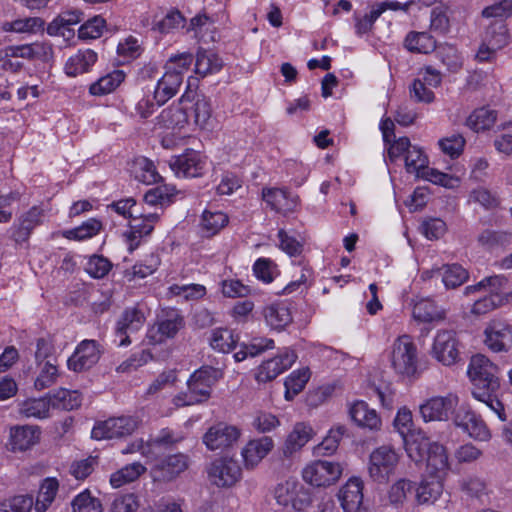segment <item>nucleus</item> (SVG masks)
I'll list each match as a JSON object with an SVG mask.
<instances>
[{
    "label": "nucleus",
    "instance_id": "f257e3e1",
    "mask_svg": "<svg viewBox=\"0 0 512 512\" xmlns=\"http://www.w3.org/2000/svg\"><path fill=\"white\" fill-rule=\"evenodd\" d=\"M466 374L471 383L472 396L486 404L500 420L505 421L504 405L497 399V392L501 387L498 366L485 355L475 354L470 358Z\"/></svg>",
    "mask_w": 512,
    "mask_h": 512
},
{
    "label": "nucleus",
    "instance_id": "f03ea898",
    "mask_svg": "<svg viewBox=\"0 0 512 512\" xmlns=\"http://www.w3.org/2000/svg\"><path fill=\"white\" fill-rule=\"evenodd\" d=\"M406 452L415 462L424 460L426 454V470L430 477L444 478L450 470L449 457L446 448L437 442H429L425 437L406 440Z\"/></svg>",
    "mask_w": 512,
    "mask_h": 512
},
{
    "label": "nucleus",
    "instance_id": "7ed1b4c3",
    "mask_svg": "<svg viewBox=\"0 0 512 512\" xmlns=\"http://www.w3.org/2000/svg\"><path fill=\"white\" fill-rule=\"evenodd\" d=\"M192 62L193 55L189 52L172 55L166 61L164 74L157 81L154 90V99L158 105L165 104L177 94Z\"/></svg>",
    "mask_w": 512,
    "mask_h": 512
},
{
    "label": "nucleus",
    "instance_id": "20e7f679",
    "mask_svg": "<svg viewBox=\"0 0 512 512\" xmlns=\"http://www.w3.org/2000/svg\"><path fill=\"white\" fill-rule=\"evenodd\" d=\"M223 376L222 370L211 366H202L188 379V391L175 398V405L190 406L207 401L213 385Z\"/></svg>",
    "mask_w": 512,
    "mask_h": 512
},
{
    "label": "nucleus",
    "instance_id": "39448f33",
    "mask_svg": "<svg viewBox=\"0 0 512 512\" xmlns=\"http://www.w3.org/2000/svg\"><path fill=\"white\" fill-rule=\"evenodd\" d=\"M393 370L400 376L412 377L417 371V347L408 335L397 337L388 350Z\"/></svg>",
    "mask_w": 512,
    "mask_h": 512
},
{
    "label": "nucleus",
    "instance_id": "423d86ee",
    "mask_svg": "<svg viewBox=\"0 0 512 512\" xmlns=\"http://www.w3.org/2000/svg\"><path fill=\"white\" fill-rule=\"evenodd\" d=\"M273 496L278 505L293 511H304L312 504L311 492L295 478L277 483Z\"/></svg>",
    "mask_w": 512,
    "mask_h": 512
},
{
    "label": "nucleus",
    "instance_id": "0eeeda50",
    "mask_svg": "<svg viewBox=\"0 0 512 512\" xmlns=\"http://www.w3.org/2000/svg\"><path fill=\"white\" fill-rule=\"evenodd\" d=\"M399 460V454L389 445L374 449L369 456V476L376 482H387L395 473Z\"/></svg>",
    "mask_w": 512,
    "mask_h": 512
},
{
    "label": "nucleus",
    "instance_id": "6e6552de",
    "mask_svg": "<svg viewBox=\"0 0 512 512\" xmlns=\"http://www.w3.org/2000/svg\"><path fill=\"white\" fill-rule=\"evenodd\" d=\"M339 463L316 460L306 465L302 471L303 480L315 487H328L335 484L342 475Z\"/></svg>",
    "mask_w": 512,
    "mask_h": 512
},
{
    "label": "nucleus",
    "instance_id": "1a4fd4ad",
    "mask_svg": "<svg viewBox=\"0 0 512 512\" xmlns=\"http://www.w3.org/2000/svg\"><path fill=\"white\" fill-rule=\"evenodd\" d=\"M139 426L134 416L112 417L94 425L91 436L96 440L122 438L131 435Z\"/></svg>",
    "mask_w": 512,
    "mask_h": 512
},
{
    "label": "nucleus",
    "instance_id": "9d476101",
    "mask_svg": "<svg viewBox=\"0 0 512 512\" xmlns=\"http://www.w3.org/2000/svg\"><path fill=\"white\" fill-rule=\"evenodd\" d=\"M460 346L455 331L439 330L434 337L431 353L444 366H452L460 360Z\"/></svg>",
    "mask_w": 512,
    "mask_h": 512
},
{
    "label": "nucleus",
    "instance_id": "9b49d317",
    "mask_svg": "<svg viewBox=\"0 0 512 512\" xmlns=\"http://www.w3.org/2000/svg\"><path fill=\"white\" fill-rule=\"evenodd\" d=\"M209 481L217 487H231L241 478V467L232 458L215 459L207 468Z\"/></svg>",
    "mask_w": 512,
    "mask_h": 512
},
{
    "label": "nucleus",
    "instance_id": "f8f14e48",
    "mask_svg": "<svg viewBox=\"0 0 512 512\" xmlns=\"http://www.w3.org/2000/svg\"><path fill=\"white\" fill-rule=\"evenodd\" d=\"M458 404L454 394L436 396L426 400L419 406V412L425 422L447 421Z\"/></svg>",
    "mask_w": 512,
    "mask_h": 512
},
{
    "label": "nucleus",
    "instance_id": "ddd939ff",
    "mask_svg": "<svg viewBox=\"0 0 512 512\" xmlns=\"http://www.w3.org/2000/svg\"><path fill=\"white\" fill-rule=\"evenodd\" d=\"M169 167L177 177L195 178L203 175L206 161L199 153L191 150L171 157Z\"/></svg>",
    "mask_w": 512,
    "mask_h": 512
},
{
    "label": "nucleus",
    "instance_id": "4468645a",
    "mask_svg": "<svg viewBox=\"0 0 512 512\" xmlns=\"http://www.w3.org/2000/svg\"><path fill=\"white\" fill-rule=\"evenodd\" d=\"M189 467V457L178 453L169 455L159 460L151 468V474L155 481L169 482L176 479Z\"/></svg>",
    "mask_w": 512,
    "mask_h": 512
},
{
    "label": "nucleus",
    "instance_id": "2eb2a0df",
    "mask_svg": "<svg viewBox=\"0 0 512 512\" xmlns=\"http://www.w3.org/2000/svg\"><path fill=\"white\" fill-rule=\"evenodd\" d=\"M509 42V31L505 23L501 21L491 22L484 36V42L480 46L476 57L479 61H487L490 55L506 46Z\"/></svg>",
    "mask_w": 512,
    "mask_h": 512
},
{
    "label": "nucleus",
    "instance_id": "dca6fc26",
    "mask_svg": "<svg viewBox=\"0 0 512 512\" xmlns=\"http://www.w3.org/2000/svg\"><path fill=\"white\" fill-rule=\"evenodd\" d=\"M189 101L190 94L186 91L177 103H173L162 110L157 117L158 124L172 130H181L186 127L189 123L187 114Z\"/></svg>",
    "mask_w": 512,
    "mask_h": 512
},
{
    "label": "nucleus",
    "instance_id": "f3484780",
    "mask_svg": "<svg viewBox=\"0 0 512 512\" xmlns=\"http://www.w3.org/2000/svg\"><path fill=\"white\" fill-rule=\"evenodd\" d=\"M240 435L237 427L221 422L207 430L203 435V443L211 451L225 449L237 442Z\"/></svg>",
    "mask_w": 512,
    "mask_h": 512
},
{
    "label": "nucleus",
    "instance_id": "a211bd4d",
    "mask_svg": "<svg viewBox=\"0 0 512 512\" xmlns=\"http://www.w3.org/2000/svg\"><path fill=\"white\" fill-rule=\"evenodd\" d=\"M101 350L95 340H83L67 361L68 368L75 372L90 369L100 359Z\"/></svg>",
    "mask_w": 512,
    "mask_h": 512
},
{
    "label": "nucleus",
    "instance_id": "6ab92c4d",
    "mask_svg": "<svg viewBox=\"0 0 512 512\" xmlns=\"http://www.w3.org/2000/svg\"><path fill=\"white\" fill-rule=\"evenodd\" d=\"M159 217V214L156 212L144 215L136 213L132 217L130 230L124 234L130 252L139 246L140 240L143 237L148 236L153 231Z\"/></svg>",
    "mask_w": 512,
    "mask_h": 512
},
{
    "label": "nucleus",
    "instance_id": "aec40b11",
    "mask_svg": "<svg viewBox=\"0 0 512 512\" xmlns=\"http://www.w3.org/2000/svg\"><path fill=\"white\" fill-rule=\"evenodd\" d=\"M478 291H486L493 298L498 296L497 298L502 300L501 305L504 306L509 303L511 296L509 278L503 275L486 277L475 285L467 286L464 293L470 295Z\"/></svg>",
    "mask_w": 512,
    "mask_h": 512
},
{
    "label": "nucleus",
    "instance_id": "412c9836",
    "mask_svg": "<svg viewBox=\"0 0 512 512\" xmlns=\"http://www.w3.org/2000/svg\"><path fill=\"white\" fill-rule=\"evenodd\" d=\"M145 319L144 312L138 306L125 309L116 325V336L119 338L118 345H129L131 343L129 335L140 330Z\"/></svg>",
    "mask_w": 512,
    "mask_h": 512
},
{
    "label": "nucleus",
    "instance_id": "4be33fe9",
    "mask_svg": "<svg viewBox=\"0 0 512 512\" xmlns=\"http://www.w3.org/2000/svg\"><path fill=\"white\" fill-rule=\"evenodd\" d=\"M297 355L293 350L286 349L281 354L263 362L257 369L256 380L258 382H269L278 375L289 369L296 361Z\"/></svg>",
    "mask_w": 512,
    "mask_h": 512
},
{
    "label": "nucleus",
    "instance_id": "5701e85b",
    "mask_svg": "<svg viewBox=\"0 0 512 512\" xmlns=\"http://www.w3.org/2000/svg\"><path fill=\"white\" fill-rule=\"evenodd\" d=\"M273 448L274 441L269 436L249 440L241 450L244 467L249 470L256 468Z\"/></svg>",
    "mask_w": 512,
    "mask_h": 512
},
{
    "label": "nucleus",
    "instance_id": "b1692460",
    "mask_svg": "<svg viewBox=\"0 0 512 512\" xmlns=\"http://www.w3.org/2000/svg\"><path fill=\"white\" fill-rule=\"evenodd\" d=\"M454 423L476 440L488 441L491 438V433L486 423L467 408L462 407L457 411Z\"/></svg>",
    "mask_w": 512,
    "mask_h": 512
},
{
    "label": "nucleus",
    "instance_id": "393cba45",
    "mask_svg": "<svg viewBox=\"0 0 512 512\" xmlns=\"http://www.w3.org/2000/svg\"><path fill=\"white\" fill-rule=\"evenodd\" d=\"M338 499L344 512H365L363 504V482L350 478L339 490Z\"/></svg>",
    "mask_w": 512,
    "mask_h": 512
},
{
    "label": "nucleus",
    "instance_id": "a878e982",
    "mask_svg": "<svg viewBox=\"0 0 512 512\" xmlns=\"http://www.w3.org/2000/svg\"><path fill=\"white\" fill-rule=\"evenodd\" d=\"M315 435L310 424L297 422L288 433L282 451L285 457H291L299 452Z\"/></svg>",
    "mask_w": 512,
    "mask_h": 512
},
{
    "label": "nucleus",
    "instance_id": "bb28decb",
    "mask_svg": "<svg viewBox=\"0 0 512 512\" xmlns=\"http://www.w3.org/2000/svg\"><path fill=\"white\" fill-rule=\"evenodd\" d=\"M262 195L264 201L271 207V209L282 214L293 212L298 205V197L284 189H263Z\"/></svg>",
    "mask_w": 512,
    "mask_h": 512
},
{
    "label": "nucleus",
    "instance_id": "cd10ccee",
    "mask_svg": "<svg viewBox=\"0 0 512 512\" xmlns=\"http://www.w3.org/2000/svg\"><path fill=\"white\" fill-rule=\"evenodd\" d=\"M265 323L272 330L283 331L292 321V313L289 306L283 302H276L262 309Z\"/></svg>",
    "mask_w": 512,
    "mask_h": 512
},
{
    "label": "nucleus",
    "instance_id": "c85d7f7f",
    "mask_svg": "<svg viewBox=\"0 0 512 512\" xmlns=\"http://www.w3.org/2000/svg\"><path fill=\"white\" fill-rule=\"evenodd\" d=\"M350 418L357 426L369 430H379L381 419L374 409H370L364 401H356L349 409Z\"/></svg>",
    "mask_w": 512,
    "mask_h": 512
},
{
    "label": "nucleus",
    "instance_id": "c756f323",
    "mask_svg": "<svg viewBox=\"0 0 512 512\" xmlns=\"http://www.w3.org/2000/svg\"><path fill=\"white\" fill-rule=\"evenodd\" d=\"M43 209L33 206L23 214L17 226L14 227L12 237L17 243L26 241L32 230L42 222Z\"/></svg>",
    "mask_w": 512,
    "mask_h": 512
},
{
    "label": "nucleus",
    "instance_id": "7c9ffc66",
    "mask_svg": "<svg viewBox=\"0 0 512 512\" xmlns=\"http://www.w3.org/2000/svg\"><path fill=\"white\" fill-rule=\"evenodd\" d=\"M40 430L36 426H16L10 430V444L14 451H25L39 440Z\"/></svg>",
    "mask_w": 512,
    "mask_h": 512
},
{
    "label": "nucleus",
    "instance_id": "2f4dec72",
    "mask_svg": "<svg viewBox=\"0 0 512 512\" xmlns=\"http://www.w3.org/2000/svg\"><path fill=\"white\" fill-rule=\"evenodd\" d=\"M183 326L182 317L173 312L166 319L158 322L156 329L149 331V338L154 343H161L166 339L173 338Z\"/></svg>",
    "mask_w": 512,
    "mask_h": 512
},
{
    "label": "nucleus",
    "instance_id": "473e14b6",
    "mask_svg": "<svg viewBox=\"0 0 512 512\" xmlns=\"http://www.w3.org/2000/svg\"><path fill=\"white\" fill-rule=\"evenodd\" d=\"M97 53L91 49L79 50L68 58L65 64V72L68 76L75 77L90 71L97 61Z\"/></svg>",
    "mask_w": 512,
    "mask_h": 512
},
{
    "label": "nucleus",
    "instance_id": "72a5a7b5",
    "mask_svg": "<svg viewBox=\"0 0 512 512\" xmlns=\"http://www.w3.org/2000/svg\"><path fill=\"white\" fill-rule=\"evenodd\" d=\"M190 94V101L188 102V110L193 112L194 124L199 128H205L212 115L211 101L203 94Z\"/></svg>",
    "mask_w": 512,
    "mask_h": 512
},
{
    "label": "nucleus",
    "instance_id": "f704fd0d",
    "mask_svg": "<svg viewBox=\"0 0 512 512\" xmlns=\"http://www.w3.org/2000/svg\"><path fill=\"white\" fill-rule=\"evenodd\" d=\"M511 333L509 325L494 321L491 326L485 330V343L490 350L501 352L506 350V341L510 339Z\"/></svg>",
    "mask_w": 512,
    "mask_h": 512
},
{
    "label": "nucleus",
    "instance_id": "c9c22d12",
    "mask_svg": "<svg viewBox=\"0 0 512 512\" xmlns=\"http://www.w3.org/2000/svg\"><path fill=\"white\" fill-rule=\"evenodd\" d=\"M50 407L49 394L41 398H30L19 404V414L26 418L45 419L50 416Z\"/></svg>",
    "mask_w": 512,
    "mask_h": 512
},
{
    "label": "nucleus",
    "instance_id": "e433bc0d",
    "mask_svg": "<svg viewBox=\"0 0 512 512\" xmlns=\"http://www.w3.org/2000/svg\"><path fill=\"white\" fill-rule=\"evenodd\" d=\"M223 62L214 52L199 49L195 59V73L201 77L217 73L221 70Z\"/></svg>",
    "mask_w": 512,
    "mask_h": 512
},
{
    "label": "nucleus",
    "instance_id": "4c0bfd02",
    "mask_svg": "<svg viewBox=\"0 0 512 512\" xmlns=\"http://www.w3.org/2000/svg\"><path fill=\"white\" fill-rule=\"evenodd\" d=\"M36 364V376L34 379V388L38 391L53 386L59 377L58 366L52 360L47 362H38Z\"/></svg>",
    "mask_w": 512,
    "mask_h": 512
},
{
    "label": "nucleus",
    "instance_id": "58836bf2",
    "mask_svg": "<svg viewBox=\"0 0 512 512\" xmlns=\"http://www.w3.org/2000/svg\"><path fill=\"white\" fill-rule=\"evenodd\" d=\"M412 315L419 322L443 320L445 312L431 299H421L414 304Z\"/></svg>",
    "mask_w": 512,
    "mask_h": 512
},
{
    "label": "nucleus",
    "instance_id": "ea45409f",
    "mask_svg": "<svg viewBox=\"0 0 512 512\" xmlns=\"http://www.w3.org/2000/svg\"><path fill=\"white\" fill-rule=\"evenodd\" d=\"M423 480L416 489V498L420 504L434 503L443 492V480L440 477H431Z\"/></svg>",
    "mask_w": 512,
    "mask_h": 512
},
{
    "label": "nucleus",
    "instance_id": "a19ab883",
    "mask_svg": "<svg viewBox=\"0 0 512 512\" xmlns=\"http://www.w3.org/2000/svg\"><path fill=\"white\" fill-rule=\"evenodd\" d=\"M125 79L123 71L114 70L111 73L99 78L89 87V92L93 96H103L113 92Z\"/></svg>",
    "mask_w": 512,
    "mask_h": 512
},
{
    "label": "nucleus",
    "instance_id": "79ce46f5",
    "mask_svg": "<svg viewBox=\"0 0 512 512\" xmlns=\"http://www.w3.org/2000/svg\"><path fill=\"white\" fill-rule=\"evenodd\" d=\"M239 337L228 328H216L211 331L210 346L219 352L228 353L236 346Z\"/></svg>",
    "mask_w": 512,
    "mask_h": 512
},
{
    "label": "nucleus",
    "instance_id": "37998d69",
    "mask_svg": "<svg viewBox=\"0 0 512 512\" xmlns=\"http://www.w3.org/2000/svg\"><path fill=\"white\" fill-rule=\"evenodd\" d=\"M49 398L53 408L67 411L78 408L82 402L81 394L78 391H71L63 388L49 394Z\"/></svg>",
    "mask_w": 512,
    "mask_h": 512
},
{
    "label": "nucleus",
    "instance_id": "c03bdc74",
    "mask_svg": "<svg viewBox=\"0 0 512 512\" xmlns=\"http://www.w3.org/2000/svg\"><path fill=\"white\" fill-rule=\"evenodd\" d=\"M146 468L139 462H134L124 466L110 476V483L114 488H119L137 480Z\"/></svg>",
    "mask_w": 512,
    "mask_h": 512
},
{
    "label": "nucleus",
    "instance_id": "a18cd8bd",
    "mask_svg": "<svg viewBox=\"0 0 512 512\" xmlns=\"http://www.w3.org/2000/svg\"><path fill=\"white\" fill-rule=\"evenodd\" d=\"M404 44L409 51L416 53L427 54L436 49V41L426 32H410Z\"/></svg>",
    "mask_w": 512,
    "mask_h": 512
},
{
    "label": "nucleus",
    "instance_id": "49530a36",
    "mask_svg": "<svg viewBox=\"0 0 512 512\" xmlns=\"http://www.w3.org/2000/svg\"><path fill=\"white\" fill-rule=\"evenodd\" d=\"M344 433L345 428L343 426L330 429L323 441L313 448V455L322 457L333 454L337 450Z\"/></svg>",
    "mask_w": 512,
    "mask_h": 512
},
{
    "label": "nucleus",
    "instance_id": "de8ad7c7",
    "mask_svg": "<svg viewBox=\"0 0 512 512\" xmlns=\"http://www.w3.org/2000/svg\"><path fill=\"white\" fill-rule=\"evenodd\" d=\"M228 221V216L221 211L205 210L200 226L207 236H214L228 224Z\"/></svg>",
    "mask_w": 512,
    "mask_h": 512
},
{
    "label": "nucleus",
    "instance_id": "09e8293b",
    "mask_svg": "<svg viewBox=\"0 0 512 512\" xmlns=\"http://www.w3.org/2000/svg\"><path fill=\"white\" fill-rule=\"evenodd\" d=\"M310 378V370L302 368L293 371L285 380V399L291 401L305 387Z\"/></svg>",
    "mask_w": 512,
    "mask_h": 512
},
{
    "label": "nucleus",
    "instance_id": "8fccbe9b",
    "mask_svg": "<svg viewBox=\"0 0 512 512\" xmlns=\"http://www.w3.org/2000/svg\"><path fill=\"white\" fill-rule=\"evenodd\" d=\"M441 269H437L433 273L442 277V281L446 288H456L462 285L468 278L467 271L460 265H446Z\"/></svg>",
    "mask_w": 512,
    "mask_h": 512
},
{
    "label": "nucleus",
    "instance_id": "3c124183",
    "mask_svg": "<svg viewBox=\"0 0 512 512\" xmlns=\"http://www.w3.org/2000/svg\"><path fill=\"white\" fill-rule=\"evenodd\" d=\"M496 121V114L488 108L473 111L466 120V125L475 132L489 129Z\"/></svg>",
    "mask_w": 512,
    "mask_h": 512
},
{
    "label": "nucleus",
    "instance_id": "603ef678",
    "mask_svg": "<svg viewBox=\"0 0 512 512\" xmlns=\"http://www.w3.org/2000/svg\"><path fill=\"white\" fill-rule=\"evenodd\" d=\"M44 24V20L40 17H27L11 22H4L2 29L6 32L35 33L43 29Z\"/></svg>",
    "mask_w": 512,
    "mask_h": 512
},
{
    "label": "nucleus",
    "instance_id": "864d4df0",
    "mask_svg": "<svg viewBox=\"0 0 512 512\" xmlns=\"http://www.w3.org/2000/svg\"><path fill=\"white\" fill-rule=\"evenodd\" d=\"M58 491V482L56 479L47 478L42 483L36 502L35 511L45 512L55 499Z\"/></svg>",
    "mask_w": 512,
    "mask_h": 512
},
{
    "label": "nucleus",
    "instance_id": "5fc2aeb1",
    "mask_svg": "<svg viewBox=\"0 0 512 512\" xmlns=\"http://www.w3.org/2000/svg\"><path fill=\"white\" fill-rule=\"evenodd\" d=\"M72 512H101V501L93 497L91 492L86 489L79 493L71 502Z\"/></svg>",
    "mask_w": 512,
    "mask_h": 512
},
{
    "label": "nucleus",
    "instance_id": "6e6d98bb",
    "mask_svg": "<svg viewBox=\"0 0 512 512\" xmlns=\"http://www.w3.org/2000/svg\"><path fill=\"white\" fill-rule=\"evenodd\" d=\"M102 224L97 219L91 218L82 225L63 232V236L69 240H85L95 236Z\"/></svg>",
    "mask_w": 512,
    "mask_h": 512
},
{
    "label": "nucleus",
    "instance_id": "4d7b16f0",
    "mask_svg": "<svg viewBox=\"0 0 512 512\" xmlns=\"http://www.w3.org/2000/svg\"><path fill=\"white\" fill-rule=\"evenodd\" d=\"M159 265L157 256L151 255L142 263L135 264L131 269L125 271V278L131 282L137 279H144L153 274Z\"/></svg>",
    "mask_w": 512,
    "mask_h": 512
},
{
    "label": "nucleus",
    "instance_id": "13d9d810",
    "mask_svg": "<svg viewBox=\"0 0 512 512\" xmlns=\"http://www.w3.org/2000/svg\"><path fill=\"white\" fill-rule=\"evenodd\" d=\"M427 166L428 158L419 147L414 146L405 155V168L408 173H414L416 177H420Z\"/></svg>",
    "mask_w": 512,
    "mask_h": 512
},
{
    "label": "nucleus",
    "instance_id": "bf43d9fd",
    "mask_svg": "<svg viewBox=\"0 0 512 512\" xmlns=\"http://www.w3.org/2000/svg\"><path fill=\"white\" fill-rule=\"evenodd\" d=\"M105 28V19L101 16H94L80 26L78 37L83 40L97 39L102 36Z\"/></svg>",
    "mask_w": 512,
    "mask_h": 512
},
{
    "label": "nucleus",
    "instance_id": "052dcab7",
    "mask_svg": "<svg viewBox=\"0 0 512 512\" xmlns=\"http://www.w3.org/2000/svg\"><path fill=\"white\" fill-rule=\"evenodd\" d=\"M436 57L449 71H457L462 61L458 54L457 49L449 44H444L436 47Z\"/></svg>",
    "mask_w": 512,
    "mask_h": 512
},
{
    "label": "nucleus",
    "instance_id": "680f3d73",
    "mask_svg": "<svg viewBox=\"0 0 512 512\" xmlns=\"http://www.w3.org/2000/svg\"><path fill=\"white\" fill-rule=\"evenodd\" d=\"M512 15V0H501L495 4L483 9L482 16L484 18H493L492 22L505 20Z\"/></svg>",
    "mask_w": 512,
    "mask_h": 512
},
{
    "label": "nucleus",
    "instance_id": "e2e57ef3",
    "mask_svg": "<svg viewBox=\"0 0 512 512\" xmlns=\"http://www.w3.org/2000/svg\"><path fill=\"white\" fill-rule=\"evenodd\" d=\"M394 426L399 432V434L402 436L405 445L406 440H413L421 437L420 435H408L413 426V418L411 411L405 407L398 410L397 415L394 419Z\"/></svg>",
    "mask_w": 512,
    "mask_h": 512
},
{
    "label": "nucleus",
    "instance_id": "0e129e2a",
    "mask_svg": "<svg viewBox=\"0 0 512 512\" xmlns=\"http://www.w3.org/2000/svg\"><path fill=\"white\" fill-rule=\"evenodd\" d=\"M33 504L32 496L19 495L0 503V512H29Z\"/></svg>",
    "mask_w": 512,
    "mask_h": 512
},
{
    "label": "nucleus",
    "instance_id": "69168bd1",
    "mask_svg": "<svg viewBox=\"0 0 512 512\" xmlns=\"http://www.w3.org/2000/svg\"><path fill=\"white\" fill-rule=\"evenodd\" d=\"M252 426L259 433H267L280 426V420L270 412L258 411L253 418Z\"/></svg>",
    "mask_w": 512,
    "mask_h": 512
},
{
    "label": "nucleus",
    "instance_id": "338daca9",
    "mask_svg": "<svg viewBox=\"0 0 512 512\" xmlns=\"http://www.w3.org/2000/svg\"><path fill=\"white\" fill-rule=\"evenodd\" d=\"M185 18L179 11H171L161 20L155 23L154 29L160 33H170L184 27Z\"/></svg>",
    "mask_w": 512,
    "mask_h": 512
},
{
    "label": "nucleus",
    "instance_id": "774afa93",
    "mask_svg": "<svg viewBox=\"0 0 512 512\" xmlns=\"http://www.w3.org/2000/svg\"><path fill=\"white\" fill-rule=\"evenodd\" d=\"M413 488L412 482L405 479L398 480L389 490L388 499L390 503L394 505L403 504L407 496L411 494Z\"/></svg>",
    "mask_w": 512,
    "mask_h": 512
}]
</instances>
